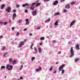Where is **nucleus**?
I'll use <instances>...</instances> for the list:
<instances>
[{
  "mask_svg": "<svg viewBox=\"0 0 80 80\" xmlns=\"http://www.w3.org/2000/svg\"><path fill=\"white\" fill-rule=\"evenodd\" d=\"M65 66V64H63L62 66H60L59 68H58V70H59V72L62 71V74H63L64 73V70H63V67Z\"/></svg>",
  "mask_w": 80,
  "mask_h": 80,
  "instance_id": "1",
  "label": "nucleus"
},
{
  "mask_svg": "<svg viewBox=\"0 0 80 80\" xmlns=\"http://www.w3.org/2000/svg\"><path fill=\"white\" fill-rule=\"evenodd\" d=\"M70 58H72V57H73V55H74V52H73V47H72L70 49Z\"/></svg>",
  "mask_w": 80,
  "mask_h": 80,
  "instance_id": "2",
  "label": "nucleus"
},
{
  "mask_svg": "<svg viewBox=\"0 0 80 80\" xmlns=\"http://www.w3.org/2000/svg\"><path fill=\"white\" fill-rule=\"evenodd\" d=\"M6 68L8 70H12L13 68V66H10L9 64H8L6 66Z\"/></svg>",
  "mask_w": 80,
  "mask_h": 80,
  "instance_id": "3",
  "label": "nucleus"
},
{
  "mask_svg": "<svg viewBox=\"0 0 80 80\" xmlns=\"http://www.w3.org/2000/svg\"><path fill=\"white\" fill-rule=\"evenodd\" d=\"M76 22V20H74L72 21L70 24V27H72V26H73V25H74V23H75Z\"/></svg>",
  "mask_w": 80,
  "mask_h": 80,
  "instance_id": "4",
  "label": "nucleus"
},
{
  "mask_svg": "<svg viewBox=\"0 0 80 80\" xmlns=\"http://www.w3.org/2000/svg\"><path fill=\"white\" fill-rule=\"evenodd\" d=\"M10 10H11V8L10 7H8L6 10V12L8 13H9V12H10Z\"/></svg>",
  "mask_w": 80,
  "mask_h": 80,
  "instance_id": "5",
  "label": "nucleus"
},
{
  "mask_svg": "<svg viewBox=\"0 0 80 80\" xmlns=\"http://www.w3.org/2000/svg\"><path fill=\"white\" fill-rule=\"evenodd\" d=\"M24 45V42L23 41H22L19 43L18 46L19 47H21L22 46Z\"/></svg>",
  "mask_w": 80,
  "mask_h": 80,
  "instance_id": "6",
  "label": "nucleus"
},
{
  "mask_svg": "<svg viewBox=\"0 0 80 80\" xmlns=\"http://www.w3.org/2000/svg\"><path fill=\"white\" fill-rule=\"evenodd\" d=\"M35 4H36V3H32V6L30 7L31 10H33V9H34V8H35V7H34L33 8H32V7L33 6V5H35Z\"/></svg>",
  "mask_w": 80,
  "mask_h": 80,
  "instance_id": "7",
  "label": "nucleus"
},
{
  "mask_svg": "<svg viewBox=\"0 0 80 80\" xmlns=\"http://www.w3.org/2000/svg\"><path fill=\"white\" fill-rule=\"evenodd\" d=\"M17 17V14H16V13H14L12 15L13 20H15V17Z\"/></svg>",
  "mask_w": 80,
  "mask_h": 80,
  "instance_id": "8",
  "label": "nucleus"
},
{
  "mask_svg": "<svg viewBox=\"0 0 80 80\" xmlns=\"http://www.w3.org/2000/svg\"><path fill=\"white\" fill-rule=\"evenodd\" d=\"M32 13L33 16H35L37 15V11H33Z\"/></svg>",
  "mask_w": 80,
  "mask_h": 80,
  "instance_id": "9",
  "label": "nucleus"
},
{
  "mask_svg": "<svg viewBox=\"0 0 80 80\" xmlns=\"http://www.w3.org/2000/svg\"><path fill=\"white\" fill-rule=\"evenodd\" d=\"M26 6H27V7H28V6H29V5L27 3L22 5V7H26Z\"/></svg>",
  "mask_w": 80,
  "mask_h": 80,
  "instance_id": "10",
  "label": "nucleus"
},
{
  "mask_svg": "<svg viewBox=\"0 0 80 80\" xmlns=\"http://www.w3.org/2000/svg\"><path fill=\"white\" fill-rule=\"evenodd\" d=\"M26 22L27 25H28V24L30 23V22L28 21V18L26 19Z\"/></svg>",
  "mask_w": 80,
  "mask_h": 80,
  "instance_id": "11",
  "label": "nucleus"
},
{
  "mask_svg": "<svg viewBox=\"0 0 80 80\" xmlns=\"http://www.w3.org/2000/svg\"><path fill=\"white\" fill-rule=\"evenodd\" d=\"M58 3V1H56L53 3V4L54 5H57V3Z\"/></svg>",
  "mask_w": 80,
  "mask_h": 80,
  "instance_id": "12",
  "label": "nucleus"
},
{
  "mask_svg": "<svg viewBox=\"0 0 80 80\" xmlns=\"http://www.w3.org/2000/svg\"><path fill=\"white\" fill-rule=\"evenodd\" d=\"M39 69H37L36 70V72H39V71H40V70H42V68L41 67H39Z\"/></svg>",
  "mask_w": 80,
  "mask_h": 80,
  "instance_id": "13",
  "label": "nucleus"
},
{
  "mask_svg": "<svg viewBox=\"0 0 80 80\" xmlns=\"http://www.w3.org/2000/svg\"><path fill=\"white\" fill-rule=\"evenodd\" d=\"M80 46H79V45L78 44H76V49H77V50H78V49H79V47Z\"/></svg>",
  "mask_w": 80,
  "mask_h": 80,
  "instance_id": "14",
  "label": "nucleus"
},
{
  "mask_svg": "<svg viewBox=\"0 0 80 80\" xmlns=\"http://www.w3.org/2000/svg\"><path fill=\"white\" fill-rule=\"evenodd\" d=\"M58 20H57L56 22L54 23V25L56 26L57 25H58Z\"/></svg>",
  "mask_w": 80,
  "mask_h": 80,
  "instance_id": "15",
  "label": "nucleus"
},
{
  "mask_svg": "<svg viewBox=\"0 0 80 80\" xmlns=\"http://www.w3.org/2000/svg\"><path fill=\"white\" fill-rule=\"evenodd\" d=\"M66 8H67V9H69L70 8V5H67L65 7Z\"/></svg>",
  "mask_w": 80,
  "mask_h": 80,
  "instance_id": "16",
  "label": "nucleus"
},
{
  "mask_svg": "<svg viewBox=\"0 0 80 80\" xmlns=\"http://www.w3.org/2000/svg\"><path fill=\"white\" fill-rule=\"evenodd\" d=\"M40 5H41V3H37L36 5V7H38V6Z\"/></svg>",
  "mask_w": 80,
  "mask_h": 80,
  "instance_id": "17",
  "label": "nucleus"
},
{
  "mask_svg": "<svg viewBox=\"0 0 80 80\" xmlns=\"http://www.w3.org/2000/svg\"><path fill=\"white\" fill-rule=\"evenodd\" d=\"M75 61V62H78V61L80 60V59L78 58H76L74 60Z\"/></svg>",
  "mask_w": 80,
  "mask_h": 80,
  "instance_id": "18",
  "label": "nucleus"
},
{
  "mask_svg": "<svg viewBox=\"0 0 80 80\" xmlns=\"http://www.w3.org/2000/svg\"><path fill=\"white\" fill-rule=\"evenodd\" d=\"M5 6V4H3L1 6V9H3V8H4V7Z\"/></svg>",
  "mask_w": 80,
  "mask_h": 80,
  "instance_id": "19",
  "label": "nucleus"
},
{
  "mask_svg": "<svg viewBox=\"0 0 80 80\" xmlns=\"http://www.w3.org/2000/svg\"><path fill=\"white\" fill-rule=\"evenodd\" d=\"M50 21V19H48L47 20L45 21V23H47V22H49Z\"/></svg>",
  "mask_w": 80,
  "mask_h": 80,
  "instance_id": "20",
  "label": "nucleus"
},
{
  "mask_svg": "<svg viewBox=\"0 0 80 80\" xmlns=\"http://www.w3.org/2000/svg\"><path fill=\"white\" fill-rule=\"evenodd\" d=\"M9 63H12L13 62V60L12 59V58H10L9 60Z\"/></svg>",
  "mask_w": 80,
  "mask_h": 80,
  "instance_id": "21",
  "label": "nucleus"
},
{
  "mask_svg": "<svg viewBox=\"0 0 80 80\" xmlns=\"http://www.w3.org/2000/svg\"><path fill=\"white\" fill-rule=\"evenodd\" d=\"M60 13L58 12L55 13H54V16H57Z\"/></svg>",
  "mask_w": 80,
  "mask_h": 80,
  "instance_id": "22",
  "label": "nucleus"
},
{
  "mask_svg": "<svg viewBox=\"0 0 80 80\" xmlns=\"http://www.w3.org/2000/svg\"><path fill=\"white\" fill-rule=\"evenodd\" d=\"M40 39L41 40H45V38H44V37H42L40 38Z\"/></svg>",
  "mask_w": 80,
  "mask_h": 80,
  "instance_id": "23",
  "label": "nucleus"
},
{
  "mask_svg": "<svg viewBox=\"0 0 80 80\" xmlns=\"http://www.w3.org/2000/svg\"><path fill=\"white\" fill-rule=\"evenodd\" d=\"M39 49V51L38 52H39V53H41V52H42V49H41V48H38Z\"/></svg>",
  "mask_w": 80,
  "mask_h": 80,
  "instance_id": "24",
  "label": "nucleus"
},
{
  "mask_svg": "<svg viewBox=\"0 0 80 80\" xmlns=\"http://www.w3.org/2000/svg\"><path fill=\"white\" fill-rule=\"evenodd\" d=\"M33 43H32V45L30 46V48L33 49V48H32V47H33Z\"/></svg>",
  "mask_w": 80,
  "mask_h": 80,
  "instance_id": "25",
  "label": "nucleus"
},
{
  "mask_svg": "<svg viewBox=\"0 0 80 80\" xmlns=\"http://www.w3.org/2000/svg\"><path fill=\"white\" fill-rule=\"evenodd\" d=\"M16 63V61L15 60H14L12 64L14 65V64Z\"/></svg>",
  "mask_w": 80,
  "mask_h": 80,
  "instance_id": "26",
  "label": "nucleus"
},
{
  "mask_svg": "<svg viewBox=\"0 0 80 80\" xmlns=\"http://www.w3.org/2000/svg\"><path fill=\"white\" fill-rule=\"evenodd\" d=\"M1 69H3V68H5V67L4 66H2L1 68Z\"/></svg>",
  "mask_w": 80,
  "mask_h": 80,
  "instance_id": "27",
  "label": "nucleus"
},
{
  "mask_svg": "<svg viewBox=\"0 0 80 80\" xmlns=\"http://www.w3.org/2000/svg\"><path fill=\"white\" fill-rule=\"evenodd\" d=\"M23 65H21L20 69H19V70H22V68H23Z\"/></svg>",
  "mask_w": 80,
  "mask_h": 80,
  "instance_id": "28",
  "label": "nucleus"
},
{
  "mask_svg": "<svg viewBox=\"0 0 80 80\" xmlns=\"http://www.w3.org/2000/svg\"><path fill=\"white\" fill-rule=\"evenodd\" d=\"M33 60H35V57H33L31 59L32 61H33Z\"/></svg>",
  "mask_w": 80,
  "mask_h": 80,
  "instance_id": "29",
  "label": "nucleus"
},
{
  "mask_svg": "<svg viewBox=\"0 0 80 80\" xmlns=\"http://www.w3.org/2000/svg\"><path fill=\"white\" fill-rule=\"evenodd\" d=\"M75 2H72L71 3V4L72 5H73L74 4H75Z\"/></svg>",
  "mask_w": 80,
  "mask_h": 80,
  "instance_id": "30",
  "label": "nucleus"
},
{
  "mask_svg": "<svg viewBox=\"0 0 80 80\" xmlns=\"http://www.w3.org/2000/svg\"><path fill=\"white\" fill-rule=\"evenodd\" d=\"M8 54V52H6L3 55H4V56H5V55H7Z\"/></svg>",
  "mask_w": 80,
  "mask_h": 80,
  "instance_id": "31",
  "label": "nucleus"
},
{
  "mask_svg": "<svg viewBox=\"0 0 80 80\" xmlns=\"http://www.w3.org/2000/svg\"><path fill=\"white\" fill-rule=\"evenodd\" d=\"M34 50H35V51H36V52H38V51H37V48H34Z\"/></svg>",
  "mask_w": 80,
  "mask_h": 80,
  "instance_id": "32",
  "label": "nucleus"
},
{
  "mask_svg": "<svg viewBox=\"0 0 80 80\" xmlns=\"http://www.w3.org/2000/svg\"><path fill=\"white\" fill-rule=\"evenodd\" d=\"M6 48L4 47H3L2 48V50H5V49Z\"/></svg>",
  "mask_w": 80,
  "mask_h": 80,
  "instance_id": "33",
  "label": "nucleus"
},
{
  "mask_svg": "<svg viewBox=\"0 0 80 80\" xmlns=\"http://www.w3.org/2000/svg\"><path fill=\"white\" fill-rule=\"evenodd\" d=\"M19 7H20V5H18V4L16 5V7L18 8Z\"/></svg>",
  "mask_w": 80,
  "mask_h": 80,
  "instance_id": "34",
  "label": "nucleus"
},
{
  "mask_svg": "<svg viewBox=\"0 0 80 80\" xmlns=\"http://www.w3.org/2000/svg\"><path fill=\"white\" fill-rule=\"evenodd\" d=\"M7 22H4V23H3V24H4V25H7Z\"/></svg>",
  "mask_w": 80,
  "mask_h": 80,
  "instance_id": "35",
  "label": "nucleus"
},
{
  "mask_svg": "<svg viewBox=\"0 0 80 80\" xmlns=\"http://www.w3.org/2000/svg\"><path fill=\"white\" fill-rule=\"evenodd\" d=\"M25 13H27L28 12V10L27 9L25 10Z\"/></svg>",
  "mask_w": 80,
  "mask_h": 80,
  "instance_id": "36",
  "label": "nucleus"
},
{
  "mask_svg": "<svg viewBox=\"0 0 80 80\" xmlns=\"http://www.w3.org/2000/svg\"><path fill=\"white\" fill-rule=\"evenodd\" d=\"M65 0H60L61 2H64Z\"/></svg>",
  "mask_w": 80,
  "mask_h": 80,
  "instance_id": "37",
  "label": "nucleus"
},
{
  "mask_svg": "<svg viewBox=\"0 0 80 80\" xmlns=\"http://www.w3.org/2000/svg\"><path fill=\"white\" fill-rule=\"evenodd\" d=\"M13 13H15V12H16V10H13Z\"/></svg>",
  "mask_w": 80,
  "mask_h": 80,
  "instance_id": "38",
  "label": "nucleus"
},
{
  "mask_svg": "<svg viewBox=\"0 0 80 80\" xmlns=\"http://www.w3.org/2000/svg\"><path fill=\"white\" fill-rule=\"evenodd\" d=\"M38 30H40V26H39L38 28Z\"/></svg>",
  "mask_w": 80,
  "mask_h": 80,
  "instance_id": "39",
  "label": "nucleus"
},
{
  "mask_svg": "<svg viewBox=\"0 0 80 80\" xmlns=\"http://www.w3.org/2000/svg\"><path fill=\"white\" fill-rule=\"evenodd\" d=\"M63 12H64V13H65V12H67V10L65 9L64 10V11H63Z\"/></svg>",
  "mask_w": 80,
  "mask_h": 80,
  "instance_id": "40",
  "label": "nucleus"
},
{
  "mask_svg": "<svg viewBox=\"0 0 80 80\" xmlns=\"http://www.w3.org/2000/svg\"><path fill=\"white\" fill-rule=\"evenodd\" d=\"M0 38H3V36H0Z\"/></svg>",
  "mask_w": 80,
  "mask_h": 80,
  "instance_id": "41",
  "label": "nucleus"
},
{
  "mask_svg": "<svg viewBox=\"0 0 80 80\" xmlns=\"http://www.w3.org/2000/svg\"><path fill=\"white\" fill-rule=\"evenodd\" d=\"M49 70L50 71H52V68H49Z\"/></svg>",
  "mask_w": 80,
  "mask_h": 80,
  "instance_id": "42",
  "label": "nucleus"
},
{
  "mask_svg": "<svg viewBox=\"0 0 80 80\" xmlns=\"http://www.w3.org/2000/svg\"><path fill=\"white\" fill-rule=\"evenodd\" d=\"M18 22L19 23H21V21L20 20H19Z\"/></svg>",
  "mask_w": 80,
  "mask_h": 80,
  "instance_id": "43",
  "label": "nucleus"
},
{
  "mask_svg": "<svg viewBox=\"0 0 80 80\" xmlns=\"http://www.w3.org/2000/svg\"><path fill=\"white\" fill-rule=\"evenodd\" d=\"M20 79H22L23 78V77L21 76L20 77Z\"/></svg>",
  "mask_w": 80,
  "mask_h": 80,
  "instance_id": "44",
  "label": "nucleus"
},
{
  "mask_svg": "<svg viewBox=\"0 0 80 80\" xmlns=\"http://www.w3.org/2000/svg\"><path fill=\"white\" fill-rule=\"evenodd\" d=\"M11 22H12V21H11V20H9L8 21V23H11Z\"/></svg>",
  "mask_w": 80,
  "mask_h": 80,
  "instance_id": "45",
  "label": "nucleus"
},
{
  "mask_svg": "<svg viewBox=\"0 0 80 80\" xmlns=\"http://www.w3.org/2000/svg\"><path fill=\"white\" fill-rule=\"evenodd\" d=\"M58 54H61V51H60V52H58Z\"/></svg>",
  "mask_w": 80,
  "mask_h": 80,
  "instance_id": "46",
  "label": "nucleus"
},
{
  "mask_svg": "<svg viewBox=\"0 0 80 80\" xmlns=\"http://www.w3.org/2000/svg\"><path fill=\"white\" fill-rule=\"evenodd\" d=\"M12 30L13 31L14 30V27H12Z\"/></svg>",
  "mask_w": 80,
  "mask_h": 80,
  "instance_id": "47",
  "label": "nucleus"
},
{
  "mask_svg": "<svg viewBox=\"0 0 80 80\" xmlns=\"http://www.w3.org/2000/svg\"><path fill=\"white\" fill-rule=\"evenodd\" d=\"M44 1H46V2H48L49 0H43Z\"/></svg>",
  "mask_w": 80,
  "mask_h": 80,
  "instance_id": "48",
  "label": "nucleus"
},
{
  "mask_svg": "<svg viewBox=\"0 0 80 80\" xmlns=\"http://www.w3.org/2000/svg\"><path fill=\"white\" fill-rule=\"evenodd\" d=\"M24 31H26V30H27V29H23Z\"/></svg>",
  "mask_w": 80,
  "mask_h": 80,
  "instance_id": "49",
  "label": "nucleus"
},
{
  "mask_svg": "<svg viewBox=\"0 0 80 80\" xmlns=\"http://www.w3.org/2000/svg\"><path fill=\"white\" fill-rule=\"evenodd\" d=\"M42 45V42H41L40 43V45Z\"/></svg>",
  "mask_w": 80,
  "mask_h": 80,
  "instance_id": "50",
  "label": "nucleus"
},
{
  "mask_svg": "<svg viewBox=\"0 0 80 80\" xmlns=\"http://www.w3.org/2000/svg\"><path fill=\"white\" fill-rule=\"evenodd\" d=\"M56 72H57V71H55L53 73L54 74L56 73Z\"/></svg>",
  "mask_w": 80,
  "mask_h": 80,
  "instance_id": "51",
  "label": "nucleus"
},
{
  "mask_svg": "<svg viewBox=\"0 0 80 80\" xmlns=\"http://www.w3.org/2000/svg\"><path fill=\"white\" fill-rule=\"evenodd\" d=\"M19 35V33L18 32V33L16 34V35Z\"/></svg>",
  "mask_w": 80,
  "mask_h": 80,
  "instance_id": "52",
  "label": "nucleus"
},
{
  "mask_svg": "<svg viewBox=\"0 0 80 80\" xmlns=\"http://www.w3.org/2000/svg\"><path fill=\"white\" fill-rule=\"evenodd\" d=\"M29 35H30V36H32V34H31V33H30V34H29Z\"/></svg>",
  "mask_w": 80,
  "mask_h": 80,
  "instance_id": "53",
  "label": "nucleus"
},
{
  "mask_svg": "<svg viewBox=\"0 0 80 80\" xmlns=\"http://www.w3.org/2000/svg\"><path fill=\"white\" fill-rule=\"evenodd\" d=\"M55 42H56L55 40L53 41V43H55Z\"/></svg>",
  "mask_w": 80,
  "mask_h": 80,
  "instance_id": "54",
  "label": "nucleus"
},
{
  "mask_svg": "<svg viewBox=\"0 0 80 80\" xmlns=\"http://www.w3.org/2000/svg\"><path fill=\"white\" fill-rule=\"evenodd\" d=\"M27 39H25L24 40V42H26L27 41Z\"/></svg>",
  "mask_w": 80,
  "mask_h": 80,
  "instance_id": "55",
  "label": "nucleus"
},
{
  "mask_svg": "<svg viewBox=\"0 0 80 80\" xmlns=\"http://www.w3.org/2000/svg\"><path fill=\"white\" fill-rule=\"evenodd\" d=\"M58 62H57L56 63V64H58Z\"/></svg>",
  "mask_w": 80,
  "mask_h": 80,
  "instance_id": "56",
  "label": "nucleus"
},
{
  "mask_svg": "<svg viewBox=\"0 0 80 80\" xmlns=\"http://www.w3.org/2000/svg\"><path fill=\"white\" fill-rule=\"evenodd\" d=\"M47 38H49V37L48 36L47 37H46Z\"/></svg>",
  "mask_w": 80,
  "mask_h": 80,
  "instance_id": "57",
  "label": "nucleus"
},
{
  "mask_svg": "<svg viewBox=\"0 0 80 80\" xmlns=\"http://www.w3.org/2000/svg\"><path fill=\"white\" fill-rule=\"evenodd\" d=\"M5 78H7V76H5Z\"/></svg>",
  "mask_w": 80,
  "mask_h": 80,
  "instance_id": "58",
  "label": "nucleus"
},
{
  "mask_svg": "<svg viewBox=\"0 0 80 80\" xmlns=\"http://www.w3.org/2000/svg\"><path fill=\"white\" fill-rule=\"evenodd\" d=\"M0 2H1V0H0Z\"/></svg>",
  "mask_w": 80,
  "mask_h": 80,
  "instance_id": "59",
  "label": "nucleus"
},
{
  "mask_svg": "<svg viewBox=\"0 0 80 80\" xmlns=\"http://www.w3.org/2000/svg\"><path fill=\"white\" fill-rule=\"evenodd\" d=\"M1 23H2V22H1Z\"/></svg>",
  "mask_w": 80,
  "mask_h": 80,
  "instance_id": "60",
  "label": "nucleus"
},
{
  "mask_svg": "<svg viewBox=\"0 0 80 80\" xmlns=\"http://www.w3.org/2000/svg\"><path fill=\"white\" fill-rule=\"evenodd\" d=\"M18 80H20V79H18Z\"/></svg>",
  "mask_w": 80,
  "mask_h": 80,
  "instance_id": "61",
  "label": "nucleus"
},
{
  "mask_svg": "<svg viewBox=\"0 0 80 80\" xmlns=\"http://www.w3.org/2000/svg\"><path fill=\"white\" fill-rule=\"evenodd\" d=\"M36 28V29H37V28Z\"/></svg>",
  "mask_w": 80,
  "mask_h": 80,
  "instance_id": "62",
  "label": "nucleus"
}]
</instances>
